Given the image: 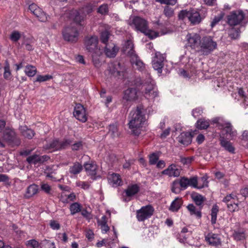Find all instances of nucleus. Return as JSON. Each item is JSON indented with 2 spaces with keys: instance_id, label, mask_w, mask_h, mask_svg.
I'll return each instance as SVG.
<instances>
[{
  "instance_id": "f257e3e1",
  "label": "nucleus",
  "mask_w": 248,
  "mask_h": 248,
  "mask_svg": "<svg viewBox=\"0 0 248 248\" xmlns=\"http://www.w3.org/2000/svg\"><path fill=\"white\" fill-rule=\"evenodd\" d=\"M129 127L135 136H139L141 133V128L146 121V118L143 108L138 107L132 110L129 114Z\"/></svg>"
},
{
  "instance_id": "f03ea898",
  "label": "nucleus",
  "mask_w": 248,
  "mask_h": 248,
  "mask_svg": "<svg viewBox=\"0 0 248 248\" xmlns=\"http://www.w3.org/2000/svg\"><path fill=\"white\" fill-rule=\"evenodd\" d=\"M211 124H217V127L221 129L220 136H222L227 140H232L237 135V132L231 124L222 118L217 117L211 121Z\"/></svg>"
},
{
  "instance_id": "7ed1b4c3",
  "label": "nucleus",
  "mask_w": 248,
  "mask_h": 248,
  "mask_svg": "<svg viewBox=\"0 0 248 248\" xmlns=\"http://www.w3.org/2000/svg\"><path fill=\"white\" fill-rule=\"evenodd\" d=\"M217 48V43L210 36H203L202 38L199 49L197 51L202 55L207 56Z\"/></svg>"
},
{
  "instance_id": "20e7f679",
  "label": "nucleus",
  "mask_w": 248,
  "mask_h": 248,
  "mask_svg": "<svg viewBox=\"0 0 248 248\" xmlns=\"http://www.w3.org/2000/svg\"><path fill=\"white\" fill-rule=\"evenodd\" d=\"M178 17L182 20L187 18L191 24L196 25L199 24L204 16H202L195 9H190L189 10H181L178 14Z\"/></svg>"
},
{
  "instance_id": "39448f33",
  "label": "nucleus",
  "mask_w": 248,
  "mask_h": 248,
  "mask_svg": "<svg viewBox=\"0 0 248 248\" xmlns=\"http://www.w3.org/2000/svg\"><path fill=\"white\" fill-rule=\"evenodd\" d=\"M142 87L145 89L144 95L148 99H152L158 96V92L155 89V82L148 73L147 79Z\"/></svg>"
},
{
  "instance_id": "423d86ee",
  "label": "nucleus",
  "mask_w": 248,
  "mask_h": 248,
  "mask_svg": "<svg viewBox=\"0 0 248 248\" xmlns=\"http://www.w3.org/2000/svg\"><path fill=\"white\" fill-rule=\"evenodd\" d=\"M1 139L3 141H5L12 146H18L21 142L20 140L13 129H5L2 133Z\"/></svg>"
},
{
  "instance_id": "0eeeda50",
  "label": "nucleus",
  "mask_w": 248,
  "mask_h": 248,
  "mask_svg": "<svg viewBox=\"0 0 248 248\" xmlns=\"http://www.w3.org/2000/svg\"><path fill=\"white\" fill-rule=\"evenodd\" d=\"M128 24L132 28L142 33L148 26L147 21L139 16L131 17L128 21Z\"/></svg>"
},
{
  "instance_id": "6e6552de",
  "label": "nucleus",
  "mask_w": 248,
  "mask_h": 248,
  "mask_svg": "<svg viewBox=\"0 0 248 248\" xmlns=\"http://www.w3.org/2000/svg\"><path fill=\"white\" fill-rule=\"evenodd\" d=\"M154 212V208L151 205L143 206L137 210L136 217L139 221H143L151 217Z\"/></svg>"
},
{
  "instance_id": "1a4fd4ad",
  "label": "nucleus",
  "mask_w": 248,
  "mask_h": 248,
  "mask_svg": "<svg viewBox=\"0 0 248 248\" xmlns=\"http://www.w3.org/2000/svg\"><path fill=\"white\" fill-rule=\"evenodd\" d=\"M186 47L196 50L197 48L199 49L202 40L200 34L196 33H188L186 37Z\"/></svg>"
},
{
  "instance_id": "9d476101",
  "label": "nucleus",
  "mask_w": 248,
  "mask_h": 248,
  "mask_svg": "<svg viewBox=\"0 0 248 248\" xmlns=\"http://www.w3.org/2000/svg\"><path fill=\"white\" fill-rule=\"evenodd\" d=\"M98 38L96 36L87 37L85 39V45L86 49L90 53L94 52L97 55H101L102 51L97 46Z\"/></svg>"
},
{
  "instance_id": "9b49d317",
  "label": "nucleus",
  "mask_w": 248,
  "mask_h": 248,
  "mask_svg": "<svg viewBox=\"0 0 248 248\" xmlns=\"http://www.w3.org/2000/svg\"><path fill=\"white\" fill-rule=\"evenodd\" d=\"M245 17V14L241 10L232 12L228 16V23L230 26H235L240 24Z\"/></svg>"
},
{
  "instance_id": "f8f14e48",
  "label": "nucleus",
  "mask_w": 248,
  "mask_h": 248,
  "mask_svg": "<svg viewBox=\"0 0 248 248\" xmlns=\"http://www.w3.org/2000/svg\"><path fill=\"white\" fill-rule=\"evenodd\" d=\"M165 59V57L164 55L159 52H155V56L153 58L152 61L153 67L159 74H161L162 72Z\"/></svg>"
},
{
  "instance_id": "ddd939ff",
  "label": "nucleus",
  "mask_w": 248,
  "mask_h": 248,
  "mask_svg": "<svg viewBox=\"0 0 248 248\" xmlns=\"http://www.w3.org/2000/svg\"><path fill=\"white\" fill-rule=\"evenodd\" d=\"M140 191V186L137 184H131L128 186L123 192V197L125 202H129Z\"/></svg>"
},
{
  "instance_id": "4468645a",
  "label": "nucleus",
  "mask_w": 248,
  "mask_h": 248,
  "mask_svg": "<svg viewBox=\"0 0 248 248\" xmlns=\"http://www.w3.org/2000/svg\"><path fill=\"white\" fill-rule=\"evenodd\" d=\"M73 114L75 118L82 123H85L87 120L88 116L86 110L81 104L76 105Z\"/></svg>"
},
{
  "instance_id": "2eb2a0df",
  "label": "nucleus",
  "mask_w": 248,
  "mask_h": 248,
  "mask_svg": "<svg viewBox=\"0 0 248 248\" xmlns=\"http://www.w3.org/2000/svg\"><path fill=\"white\" fill-rule=\"evenodd\" d=\"M29 9L41 22H44L47 21V16L46 13H45L36 4L32 3L30 5Z\"/></svg>"
},
{
  "instance_id": "dca6fc26",
  "label": "nucleus",
  "mask_w": 248,
  "mask_h": 248,
  "mask_svg": "<svg viewBox=\"0 0 248 248\" xmlns=\"http://www.w3.org/2000/svg\"><path fill=\"white\" fill-rule=\"evenodd\" d=\"M78 32L77 29L74 27H68L65 29V33L63 34L64 40L70 42H76L78 40Z\"/></svg>"
},
{
  "instance_id": "f3484780",
  "label": "nucleus",
  "mask_w": 248,
  "mask_h": 248,
  "mask_svg": "<svg viewBox=\"0 0 248 248\" xmlns=\"http://www.w3.org/2000/svg\"><path fill=\"white\" fill-rule=\"evenodd\" d=\"M138 98L137 91L135 88H129L124 92L123 99L127 101H134Z\"/></svg>"
},
{
  "instance_id": "a211bd4d",
  "label": "nucleus",
  "mask_w": 248,
  "mask_h": 248,
  "mask_svg": "<svg viewBox=\"0 0 248 248\" xmlns=\"http://www.w3.org/2000/svg\"><path fill=\"white\" fill-rule=\"evenodd\" d=\"M130 62L134 68H136L140 71H143L145 69V64L140 60L137 54L130 56Z\"/></svg>"
},
{
  "instance_id": "6ab92c4d",
  "label": "nucleus",
  "mask_w": 248,
  "mask_h": 248,
  "mask_svg": "<svg viewBox=\"0 0 248 248\" xmlns=\"http://www.w3.org/2000/svg\"><path fill=\"white\" fill-rule=\"evenodd\" d=\"M162 173L170 177H178L180 174V171L175 164H172L162 171Z\"/></svg>"
},
{
  "instance_id": "aec40b11",
  "label": "nucleus",
  "mask_w": 248,
  "mask_h": 248,
  "mask_svg": "<svg viewBox=\"0 0 248 248\" xmlns=\"http://www.w3.org/2000/svg\"><path fill=\"white\" fill-rule=\"evenodd\" d=\"M206 241L213 246H217L221 244V240L218 235L212 232L208 233L205 236Z\"/></svg>"
},
{
  "instance_id": "412c9836",
  "label": "nucleus",
  "mask_w": 248,
  "mask_h": 248,
  "mask_svg": "<svg viewBox=\"0 0 248 248\" xmlns=\"http://www.w3.org/2000/svg\"><path fill=\"white\" fill-rule=\"evenodd\" d=\"M119 50V48L113 43L106 44L105 52L106 56L109 58L114 57Z\"/></svg>"
},
{
  "instance_id": "4be33fe9",
  "label": "nucleus",
  "mask_w": 248,
  "mask_h": 248,
  "mask_svg": "<svg viewBox=\"0 0 248 248\" xmlns=\"http://www.w3.org/2000/svg\"><path fill=\"white\" fill-rule=\"evenodd\" d=\"M39 191L38 186L34 184L30 185L26 189L24 197L30 199L36 195Z\"/></svg>"
},
{
  "instance_id": "5701e85b",
  "label": "nucleus",
  "mask_w": 248,
  "mask_h": 248,
  "mask_svg": "<svg viewBox=\"0 0 248 248\" xmlns=\"http://www.w3.org/2000/svg\"><path fill=\"white\" fill-rule=\"evenodd\" d=\"M189 181V186H192L195 188H197L198 189H201L204 186H207L208 182L207 179L204 177H202L201 178V181L202 182V186H198V180L197 177L195 176L193 177L190 179H188Z\"/></svg>"
},
{
  "instance_id": "b1692460",
  "label": "nucleus",
  "mask_w": 248,
  "mask_h": 248,
  "mask_svg": "<svg viewBox=\"0 0 248 248\" xmlns=\"http://www.w3.org/2000/svg\"><path fill=\"white\" fill-rule=\"evenodd\" d=\"M177 140L180 143L187 146L190 144L192 141V137L188 132H182L178 137Z\"/></svg>"
},
{
  "instance_id": "393cba45",
  "label": "nucleus",
  "mask_w": 248,
  "mask_h": 248,
  "mask_svg": "<svg viewBox=\"0 0 248 248\" xmlns=\"http://www.w3.org/2000/svg\"><path fill=\"white\" fill-rule=\"evenodd\" d=\"M19 130L21 135L24 138L28 139H31L35 135L34 131L31 129L29 128L26 125L20 126Z\"/></svg>"
},
{
  "instance_id": "a878e982",
  "label": "nucleus",
  "mask_w": 248,
  "mask_h": 248,
  "mask_svg": "<svg viewBox=\"0 0 248 248\" xmlns=\"http://www.w3.org/2000/svg\"><path fill=\"white\" fill-rule=\"evenodd\" d=\"M108 181L109 184L113 187H117L122 183L120 175L116 173L109 175L108 176Z\"/></svg>"
},
{
  "instance_id": "bb28decb",
  "label": "nucleus",
  "mask_w": 248,
  "mask_h": 248,
  "mask_svg": "<svg viewBox=\"0 0 248 248\" xmlns=\"http://www.w3.org/2000/svg\"><path fill=\"white\" fill-rule=\"evenodd\" d=\"M85 16L84 14L80 15L77 10H73L70 13V17L77 24L82 25V22L84 21Z\"/></svg>"
},
{
  "instance_id": "cd10ccee",
  "label": "nucleus",
  "mask_w": 248,
  "mask_h": 248,
  "mask_svg": "<svg viewBox=\"0 0 248 248\" xmlns=\"http://www.w3.org/2000/svg\"><path fill=\"white\" fill-rule=\"evenodd\" d=\"M113 230L114 228H113ZM114 233L115 235L116 238L113 239V242L108 240V239H103L102 240L98 242L96 244V246L98 248H100L103 246H105L106 247H110L111 248H112L114 246V243H117L118 239L116 236V232L115 230H114Z\"/></svg>"
},
{
  "instance_id": "c85d7f7f",
  "label": "nucleus",
  "mask_w": 248,
  "mask_h": 248,
  "mask_svg": "<svg viewBox=\"0 0 248 248\" xmlns=\"http://www.w3.org/2000/svg\"><path fill=\"white\" fill-rule=\"evenodd\" d=\"M133 48L134 45L133 41L131 39H129L125 42L123 46V50L130 57L133 55L136 54Z\"/></svg>"
},
{
  "instance_id": "c756f323",
  "label": "nucleus",
  "mask_w": 248,
  "mask_h": 248,
  "mask_svg": "<svg viewBox=\"0 0 248 248\" xmlns=\"http://www.w3.org/2000/svg\"><path fill=\"white\" fill-rule=\"evenodd\" d=\"M68 187H63V200L64 202L68 203L76 200V195L74 192L69 193L67 189Z\"/></svg>"
},
{
  "instance_id": "7c9ffc66",
  "label": "nucleus",
  "mask_w": 248,
  "mask_h": 248,
  "mask_svg": "<svg viewBox=\"0 0 248 248\" xmlns=\"http://www.w3.org/2000/svg\"><path fill=\"white\" fill-rule=\"evenodd\" d=\"M191 231H188L186 228H184L179 233L178 239L181 242H186L188 238L191 236Z\"/></svg>"
},
{
  "instance_id": "2f4dec72",
  "label": "nucleus",
  "mask_w": 248,
  "mask_h": 248,
  "mask_svg": "<svg viewBox=\"0 0 248 248\" xmlns=\"http://www.w3.org/2000/svg\"><path fill=\"white\" fill-rule=\"evenodd\" d=\"M219 141L221 146L223 147L226 150L230 153H233L234 148L232 146V143L222 136H220L219 138Z\"/></svg>"
},
{
  "instance_id": "473e14b6",
  "label": "nucleus",
  "mask_w": 248,
  "mask_h": 248,
  "mask_svg": "<svg viewBox=\"0 0 248 248\" xmlns=\"http://www.w3.org/2000/svg\"><path fill=\"white\" fill-rule=\"evenodd\" d=\"M62 144L61 142L57 140H53L50 143L45 145V149L46 150H50V152H53L61 148Z\"/></svg>"
},
{
  "instance_id": "72a5a7b5",
  "label": "nucleus",
  "mask_w": 248,
  "mask_h": 248,
  "mask_svg": "<svg viewBox=\"0 0 248 248\" xmlns=\"http://www.w3.org/2000/svg\"><path fill=\"white\" fill-rule=\"evenodd\" d=\"M210 121L204 118L198 120L196 123V126L199 129H206L210 125Z\"/></svg>"
},
{
  "instance_id": "f704fd0d",
  "label": "nucleus",
  "mask_w": 248,
  "mask_h": 248,
  "mask_svg": "<svg viewBox=\"0 0 248 248\" xmlns=\"http://www.w3.org/2000/svg\"><path fill=\"white\" fill-rule=\"evenodd\" d=\"M84 168L87 173L90 175H95L96 173V166L94 163H87L84 164Z\"/></svg>"
},
{
  "instance_id": "c9c22d12",
  "label": "nucleus",
  "mask_w": 248,
  "mask_h": 248,
  "mask_svg": "<svg viewBox=\"0 0 248 248\" xmlns=\"http://www.w3.org/2000/svg\"><path fill=\"white\" fill-rule=\"evenodd\" d=\"M183 201L181 198H176L171 203L170 210L173 212H177L181 207Z\"/></svg>"
},
{
  "instance_id": "e433bc0d",
  "label": "nucleus",
  "mask_w": 248,
  "mask_h": 248,
  "mask_svg": "<svg viewBox=\"0 0 248 248\" xmlns=\"http://www.w3.org/2000/svg\"><path fill=\"white\" fill-rule=\"evenodd\" d=\"M191 198L196 205L198 206H201L205 200L203 196L197 193H192Z\"/></svg>"
},
{
  "instance_id": "4c0bfd02",
  "label": "nucleus",
  "mask_w": 248,
  "mask_h": 248,
  "mask_svg": "<svg viewBox=\"0 0 248 248\" xmlns=\"http://www.w3.org/2000/svg\"><path fill=\"white\" fill-rule=\"evenodd\" d=\"M83 167L81 164L76 162L71 166L69 169V172L73 174H77L80 173L82 170Z\"/></svg>"
},
{
  "instance_id": "58836bf2",
  "label": "nucleus",
  "mask_w": 248,
  "mask_h": 248,
  "mask_svg": "<svg viewBox=\"0 0 248 248\" xmlns=\"http://www.w3.org/2000/svg\"><path fill=\"white\" fill-rule=\"evenodd\" d=\"M238 199L237 195L234 193H232L231 194L227 195L224 198L222 201L226 204H228V203L237 201Z\"/></svg>"
},
{
  "instance_id": "ea45409f",
  "label": "nucleus",
  "mask_w": 248,
  "mask_h": 248,
  "mask_svg": "<svg viewBox=\"0 0 248 248\" xmlns=\"http://www.w3.org/2000/svg\"><path fill=\"white\" fill-rule=\"evenodd\" d=\"M25 72L28 77H32L36 74L37 69L35 66L28 65L26 66Z\"/></svg>"
},
{
  "instance_id": "a19ab883",
  "label": "nucleus",
  "mask_w": 248,
  "mask_h": 248,
  "mask_svg": "<svg viewBox=\"0 0 248 248\" xmlns=\"http://www.w3.org/2000/svg\"><path fill=\"white\" fill-rule=\"evenodd\" d=\"M108 134L113 138L117 137L119 135L117 125L116 124H112L109 125Z\"/></svg>"
},
{
  "instance_id": "79ce46f5",
  "label": "nucleus",
  "mask_w": 248,
  "mask_h": 248,
  "mask_svg": "<svg viewBox=\"0 0 248 248\" xmlns=\"http://www.w3.org/2000/svg\"><path fill=\"white\" fill-rule=\"evenodd\" d=\"M70 210L72 215H74L81 211V205L78 202H74L70 206Z\"/></svg>"
},
{
  "instance_id": "37998d69",
  "label": "nucleus",
  "mask_w": 248,
  "mask_h": 248,
  "mask_svg": "<svg viewBox=\"0 0 248 248\" xmlns=\"http://www.w3.org/2000/svg\"><path fill=\"white\" fill-rule=\"evenodd\" d=\"M187 209L190 212L191 215H195L198 217H201L202 214L200 211L197 210L195 206L192 204H189L187 206Z\"/></svg>"
},
{
  "instance_id": "c03bdc74",
  "label": "nucleus",
  "mask_w": 248,
  "mask_h": 248,
  "mask_svg": "<svg viewBox=\"0 0 248 248\" xmlns=\"http://www.w3.org/2000/svg\"><path fill=\"white\" fill-rule=\"evenodd\" d=\"M218 212V208L217 205H215L213 206L211 210V223L214 225L216 223L217 214Z\"/></svg>"
},
{
  "instance_id": "a18cd8bd",
  "label": "nucleus",
  "mask_w": 248,
  "mask_h": 248,
  "mask_svg": "<svg viewBox=\"0 0 248 248\" xmlns=\"http://www.w3.org/2000/svg\"><path fill=\"white\" fill-rule=\"evenodd\" d=\"M117 67H114L112 64L109 66V73L114 77H117L121 75V72L119 70L118 68L120 67L119 63L117 65Z\"/></svg>"
},
{
  "instance_id": "49530a36",
  "label": "nucleus",
  "mask_w": 248,
  "mask_h": 248,
  "mask_svg": "<svg viewBox=\"0 0 248 248\" xmlns=\"http://www.w3.org/2000/svg\"><path fill=\"white\" fill-rule=\"evenodd\" d=\"M26 245L28 248H39L40 247V243L35 239L27 241Z\"/></svg>"
},
{
  "instance_id": "de8ad7c7",
  "label": "nucleus",
  "mask_w": 248,
  "mask_h": 248,
  "mask_svg": "<svg viewBox=\"0 0 248 248\" xmlns=\"http://www.w3.org/2000/svg\"><path fill=\"white\" fill-rule=\"evenodd\" d=\"M40 243L41 248H54V243L50 240L44 239Z\"/></svg>"
},
{
  "instance_id": "09e8293b",
  "label": "nucleus",
  "mask_w": 248,
  "mask_h": 248,
  "mask_svg": "<svg viewBox=\"0 0 248 248\" xmlns=\"http://www.w3.org/2000/svg\"><path fill=\"white\" fill-rule=\"evenodd\" d=\"M91 54L92 55V61L94 65L96 67H99L101 65V62L99 57L101 55H97V54L95 53L94 51L91 52Z\"/></svg>"
},
{
  "instance_id": "8fccbe9b",
  "label": "nucleus",
  "mask_w": 248,
  "mask_h": 248,
  "mask_svg": "<svg viewBox=\"0 0 248 248\" xmlns=\"http://www.w3.org/2000/svg\"><path fill=\"white\" fill-rule=\"evenodd\" d=\"M163 13L168 18L172 17L174 14L173 8L168 6H166L164 7Z\"/></svg>"
},
{
  "instance_id": "3c124183",
  "label": "nucleus",
  "mask_w": 248,
  "mask_h": 248,
  "mask_svg": "<svg viewBox=\"0 0 248 248\" xmlns=\"http://www.w3.org/2000/svg\"><path fill=\"white\" fill-rule=\"evenodd\" d=\"M39 156L37 155H31L29 156L26 161L29 164H36L37 163H39Z\"/></svg>"
},
{
  "instance_id": "603ef678",
  "label": "nucleus",
  "mask_w": 248,
  "mask_h": 248,
  "mask_svg": "<svg viewBox=\"0 0 248 248\" xmlns=\"http://www.w3.org/2000/svg\"><path fill=\"white\" fill-rule=\"evenodd\" d=\"M143 33L148 36L151 39H154L158 36V33L154 31L149 30L148 26L145 30V31H143Z\"/></svg>"
},
{
  "instance_id": "864d4df0",
  "label": "nucleus",
  "mask_w": 248,
  "mask_h": 248,
  "mask_svg": "<svg viewBox=\"0 0 248 248\" xmlns=\"http://www.w3.org/2000/svg\"><path fill=\"white\" fill-rule=\"evenodd\" d=\"M238 199L237 201L228 203V204H227L228 210L231 212L237 211L238 210Z\"/></svg>"
},
{
  "instance_id": "5fc2aeb1",
  "label": "nucleus",
  "mask_w": 248,
  "mask_h": 248,
  "mask_svg": "<svg viewBox=\"0 0 248 248\" xmlns=\"http://www.w3.org/2000/svg\"><path fill=\"white\" fill-rule=\"evenodd\" d=\"M21 38V34L17 31H13L10 35V39L14 42L18 41Z\"/></svg>"
},
{
  "instance_id": "6e6d98bb",
  "label": "nucleus",
  "mask_w": 248,
  "mask_h": 248,
  "mask_svg": "<svg viewBox=\"0 0 248 248\" xmlns=\"http://www.w3.org/2000/svg\"><path fill=\"white\" fill-rule=\"evenodd\" d=\"M178 182L180 184V186L183 189H186L188 186H189V181L188 179L183 177H182Z\"/></svg>"
},
{
  "instance_id": "4d7b16f0",
  "label": "nucleus",
  "mask_w": 248,
  "mask_h": 248,
  "mask_svg": "<svg viewBox=\"0 0 248 248\" xmlns=\"http://www.w3.org/2000/svg\"><path fill=\"white\" fill-rule=\"evenodd\" d=\"M96 6V3L94 2L93 3H89L87 4L83 9V11L85 15L86 14H88L93 11V8Z\"/></svg>"
},
{
  "instance_id": "13d9d810",
  "label": "nucleus",
  "mask_w": 248,
  "mask_h": 248,
  "mask_svg": "<svg viewBox=\"0 0 248 248\" xmlns=\"http://www.w3.org/2000/svg\"><path fill=\"white\" fill-rule=\"evenodd\" d=\"M180 186L178 181H174L172 183L171 187L172 192L176 194L179 193L181 191Z\"/></svg>"
},
{
  "instance_id": "bf43d9fd",
  "label": "nucleus",
  "mask_w": 248,
  "mask_h": 248,
  "mask_svg": "<svg viewBox=\"0 0 248 248\" xmlns=\"http://www.w3.org/2000/svg\"><path fill=\"white\" fill-rule=\"evenodd\" d=\"M52 76L49 75H38L36 79L37 82H44L52 78Z\"/></svg>"
},
{
  "instance_id": "052dcab7",
  "label": "nucleus",
  "mask_w": 248,
  "mask_h": 248,
  "mask_svg": "<svg viewBox=\"0 0 248 248\" xmlns=\"http://www.w3.org/2000/svg\"><path fill=\"white\" fill-rule=\"evenodd\" d=\"M11 76V73L10 69V66L9 64H6V65L4 67V73L3 77L6 79H9Z\"/></svg>"
},
{
  "instance_id": "680f3d73",
  "label": "nucleus",
  "mask_w": 248,
  "mask_h": 248,
  "mask_svg": "<svg viewBox=\"0 0 248 248\" xmlns=\"http://www.w3.org/2000/svg\"><path fill=\"white\" fill-rule=\"evenodd\" d=\"M108 11V5L106 4H104L101 5L98 8L97 12L102 14H107Z\"/></svg>"
},
{
  "instance_id": "e2e57ef3",
  "label": "nucleus",
  "mask_w": 248,
  "mask_h": 248,
  "mask_svg": "<svg viewBox=\"0 0 248 248\" xmlns=\"http://www.w3.org/2000/svg\"><path fill=\"white\" fill-rule=\"evenodd\" d=\"M109 36V33L108 31H105L102 32L101 34V42L103 43L106 44L107 42L108 41Z\"/></svg>"
},
{
  "instance_id": "0e129e2a",
  "label": "nucleus",
  "mask_w": 248,
  "mask_h": 248,
  "mask_svg": "<svg viewBox=\"0 0 248 248\" xmlns=\"http://www.w3.org/2000/svg\"><path fill=\"white\" fill-rule=\"evenodd\" d=\"M161 4L174 5L177 2V0H155Z\"/></svg>"
},
{
  "instance_id": "69168bd1",
  "label": "nucleus",
  "mask_w": 248,
  "mask_h": 248,
  "mask_svg": "<svg viewBox=\"0 0 248 248\" xmlns=\"http://www.w3.org/2000/svg\"><path fill=\"white\" fill-rule=\"evenodd\" d=\"M158 159V156L155 153L151 154L149 156V163L151 165H154L156 163Z\"/></svg>"
},
{
  "instance_id": "338daca9",
  "label": "nucleus",
  "mask_w": 248,
  "mask_h": 248,
  "mask_svg": "<svg viewBox=\"0 0 248 248\" xmlns=\"http://www.w3.org/2000/svg\"><path fill=\"white\" fill-rule=\"evenodd\" d=\"M202 113V109L200 108H196L192 110V114L194 118L200 116Z\"/></svg>"
},
{
  "instance_id": "774afa93",
  "label": "nucleus",
  "mask_w": 248,
  "mask_h": 248,
  "mask_svg": "<svg viewBox=\"0 0 248 248\" xmlns=\"http://www.w3.org/2000/svg\"><path fill=\"white\" fill-rule=\"evenodd\" d=\"M234 239L237 241L243 240L245 238V235L243 232H235L233 234Z\"/></svg>"
}]
</instances>
